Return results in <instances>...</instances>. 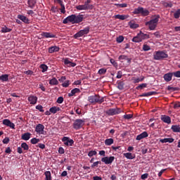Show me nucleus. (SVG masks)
I'll use <instances>...</instances> for the list:
<instances>
[{"mask_svg":"<svg viewBox=\"0 0 180 180\" xmlns=\"http://www.w3.org/2000/svg\"><path fill=\"white\" fill-rule=\"evenodd\" d=\"M1 33H9L11 32H12V29L11 28H8V27H6V25H4L1 30Z\"/></svg>","mask_w":180,"mask_h":180,"instance_id":"35","label":"nucleus"},{"mask_svg":"<svg viewBox=\"0 0 180 180\" xmlns=\"http://www.w3.org/2000/svg\"><path fill=\"white\" fill-rule=\"evenodd\" d=\"M57 103H63L64 102V98H63V96H60L58 98L57 101H56Z\"/></svg>","mask_w":180,"mask_h":180,"instance_id":"60","label":"nucleus"},{"mask_svg":"<svg viewBox=\"0 0 180 180\" xmlns=\"http://www.w3.org/2000/svg\"><path fill=\"white\" fill-rule=\"evenodd\" d=\"M110 63H111V64L115 68L118 65L117 62H116V60H115L113 58L110 59Z\"/></svg>","mask_w":180,"mask_h":180,"instance_id":"54","label":"nucleus"},{"mask_svg":"<svg viewBox=\"0 0 180 180\" xmlns=\"http://www.w3.org/2000/svg\"><path fill=\"white\" fill-rule=\"evenodd\" d=\"M173 75H174V77H176V78H180V70L174 72Z\"/></svg>","mask_w":180,"mask_h":180,"instance_id":"61","label":"nucleus"},{"mask_svg":"<svg viewBox=\"0 0 180 180\" xmlns=\"http://www.w3.org/2000/svg\"><path fill=\"white\" fill-rule=\"evenodd\" d=\"M124 157L127 158V160H134V158H136V155L131 153H124Z\"/></svg>","mask_w":180,"mask_h":180,"instance_id":"26","label":"nucleus"},{"mask_svg":"<svg viewBox=\"0 0 180 180\" xmlns=\"http://www.w3.org/2000/svg\"><path fill=\"white\" fill-rule=\"evenodd\" d=\"M81 92V90L78 88H75L73 89L70 93L68 94V96H75L76 94H79Z\"/></svg>","mask_w":180,"mask_h":180,"instance_id":"23","label":"nucleus"},{"mask_svg":"<svg viewBox=\"0 0 180 180\" xmlns=\"http://www.w3.org/2000/svg\"><path fill=\"white\" fill-rule=\"evenodd\" d=\"M163 6H165V8H172V2H163Z\"/></svg>","mask_w":180,"mask_h":180,"instance_id":"49","label":"nucleus"},{"mask_svg":"<svg viewBox=\"0 0 180 180\" xmlns=\"http://www.w3.org/2000/svg\"><path fill=\"white\" fill-rule=\"evenodd\" d=\"M36 109H37V110H39V112H44V110H43V105H38L36 106Z\"/></svg>","mask_w":180,"mask_h":180,"instance_id":"62","label":"nucleus"},{"mask_svg":"<svg viewBox=\"0 0 180 180\" xmlns=\"http://www.w3.org/2000/svg\"><path fill=\"white\" fill-rule=\"evenodd\" d=\"M142 7H138L135 8L133 11L134 15H141Z\"/></svg>","mask_w":180,"mask_h":180,"instance_id":"40","label":"nucleus"},{"mask_svg":"<svg viewBox=\"0 0 180 180\" xmlns=\"http://www.w3.org/2000/svg\"><path fill=\"white\" fill-rule=\"evenodd\" d=\"M171 129L174 133H180V125H172Z\"/></svg>","mask_w":180,"mask_h":180,"instance_id":"30","label":"nucleus"},{"mask_svg":"<svg viewBox=\"0 0 180 180\" xmlns=\"http://www.w3.org/2000/svg\"><path fill=\"white\" fill-rule=\"evenodd\" d=\"M115 6H117V8H127V4H115Z\"/></svg>","mask_w":180,"mask_h":180,"instance_id":"45","label":"nucleus"},{"mask_svg":"<svg viewBox=\"0 0 180 180\" xmlns=\"http://www.w3.org/2000/svg\"><path fill=\"white\" fill-rule=\"evenodd\" d=\"M3 124H4V126H7V127H10V129L15 130V124L8 119L3 120Z\"/></svg>","mask_w":180,"mask_h":180,"instance_id":"11","label":"nucleus"},{"mask_svg":"<svg viewBox=\"0 0 180 180\" xmlns=\"http://www.w3.org/2000/svg\"><path fill=\"white\" fill-rule=\"evenodd\" d=\"M76 9H77V11H88L84 4L77 6Z\"/></svg>","mask_w":180,"mask_h":180,"instance_id":"41","label":"nucleus"},{"mask_svg":"<svg viewBox=\"0 0 180 180\" xmlns=\"http://www.w3.org/2000/svg\"><path fill=\"white\" fill-rule=\"evenodd\" d=\"M45 180H51V172L50 171H46L44 172Z\"/></svg>","mask_w":180,"mask_h":180,"instance_id":"36","label":"nucleus"},{"mask_svg":"<svg viewBox=\"0 0 180 180\" xmlns=\"http://www.w3.org/2000/svg\"><path fill=\"white\" fill-rule=\"evenodd\" d=\"M142 81H144V77L142 78H134V84H139V82H142Z\"/></svg>","mask_w":180,"mask_h":180,"instance_id":"47","label":"nucleus"},{"mask_svg":"<svg viewBox=\"0 0 180 180\" xmlns=\"http://www.w3.org/2000/svg\"><path fill=\"white\" fill-rule=\"evenodd\" d=\"M143 51H148L151 50V48L150 47V46H148L147 44H143Z\"/></svg>","mask_w":180,"mask_h":180,"instance_id":"53","label":"nucleus"},{"mask_svg":"<svg viewBox=\"0 0 180 180\" xmlns=\"http://www.w3.org/2000/svg\"><path fill=\"white\" fill-rule=\"evenodd\" d=\"M114 18L115 19H119L120 20H125V19H127V18H129V15L117 14L114 15Z\"/></svg>","mask_w":180,"mask_h":180,"instance_id":"27","label":"nucleus"},{"mask_svg":"<svg viewBox=\"0 0 180 180\" xmlns=\"http://www.w3.org/2000/svg\"><path fill=\"white\" fill-rule=\"evenodd\" d=\"M27 4L30 9H34L36 4H37V0H28Z\"/></svg>","mask_w":180,"mask_h":180,"instance_id":"21","label":"nucleus"},{"mask_svg":"<svg viewBox=\"0 0 180 180\" xmlns=\"http://www.w3.org/2000/svg\"><path fill=\"white\" fill-rule=\"evenodd\" d=\"M180 17V8L177 9L174 13V19H179Z\"/></svg>","mask_w":180,"mask_h":180,"instance_id":"43","label":"nucleus"},{"mask_svg":"<svg viewBox=\"0 0 180 180\" xmlns=\"http://www.w3.org/2000/svg\"><path fill=\"white\" fill-rule=\"evenodd\" d=\"M0 81H1V82H6L8 81H9V75H2L0 76Z\"/></svg>","mask_w":180,"mask_h":180,"instance_id":"29","label":"nucleus"},{"mask_svg":"<svg viewBox=\"0 0 180 180\" xmlns=\"http://www.w3.org/2000/svg\"><path fill=\"white\" fill-rule=\"evenodd\" d=\"M102 162H104L106 165L112 164L115 161V156L104 157L101 158Z\"/></svg>","mask_w":180,"mask_h":180,"instance_id":"8","label":"nucleus"},{"mask_svg":"<svg viewBox=\"0 0 180 180\" xmlns=\"http://www.w3.org/2000/svg\"><path fill=\"white\" fill-rule=\"evenodd\" d=\"M39 68H41V72H46L47 71V70H49V66H47V65L46 64H41L39 66Z\"/></svg>","mask_w":180,"mask_h":180,"instance_id":"38","label":"nucleus"},{"mask_svg":"<svg viewBox=\"0 0 180 180\" xmlns=\"http://www.w3.org/2000/svg\"><path fill=\"white\" fill-rule=\"evenodd\" d=\"M18 19H20V20H22V22H23L24 23H26L27 25H29L30 23L29 18H27L26 16L23 15H18Z\"/></svg>","mask_w":180,"mask_h":180,"instance_id":"20","label":"nucleus"},{"mask_svg":"<svg viewBox=\"0 0 180 180\" xmlns=\"http://www.w3.org/2000/svg\"><path fill=\"white\" fill-rule=\"evenodd\" d=\"M69 85H70V80H66L62 84V86H63V88H68Z\"/></svg>","mask_w":180,"mask_h":180,"instance_id":"55","label":"nucleus"},{"mask_svg":"<svg viewBox=\"0 0 180 180\" xmlns=\"http://www.w3.org/2000/svg\"><path fill=\"white\" fill-rule=\"evenodd\" d=\"M41 36H42V37H45V39H54V38H56V34H54L51 32H41Z\"/></svg>","mask_w":180,"mask_h":180,"instance_id":"14","label":"nucleus"},{"mask_svg":"<svg viewBox=\"0 0 180 180\" xmlns=\"http://www.w3.org/2000/svg\"><path fill=\"white\" fill-rule=\"evenodd\" d=\"M105 113L106 115H108V116H115V115H119V113H122V110L120 108H110L105 112Z\"/></svg>","mask_w":180,"mask_h":180,"instance_id":"6","label":"nucleus"},{"mask_svg":"<svg viewBox=\"0 0 180 180\" xmlns=\"http://www.w3.org/2000/svg\"><path fill=\"white\" fill-rule=\"evenodd\" d=\"M9 141H11V139H9L8 137H6L4 139H3L4 144H8Z\"/></svg>","mask_w":180,"mask_h":180,"instance_id":"63","label":"nucleus"},{"mask_svg":"<svg viewBox=\"0 0 180 180\" xmlns=\"http://www.w3.org/2000/svg\"><path fill=\"white\" fill-rule=\"evenodd\" d=\"M128 25H129L130 29H137V27H139V24H136L134 21H130L128 23Z\"/></svg>","mask_w":180,"mask_h":180,"instance_id":"33","label":"nucleus"},{"mask_svg":"<svg viewBox=\"0 0 180 180\" xmlns=\"http://www.w3.org/2000/svg\"><path fill=\"white\" fill-rule=\"evenodd\" d=\"M118 60L121 61V63H123V60L127 61L128 64H130L131 63V58H129L128 56L126 55H121L118 57Z\"/></svg>","mask_w":180,"mask_h":180,"instance_id":"16","label":"nucleus"},{"mask_svg":"<svg viewBox=\"0 0 180 180\" xmlns=\"http://www.w3.org/2000/svg\"><path fill=\"white\" fill-rule=\"evenodd\" d=\"M84 20V15H75V18H74V22L73 25L75 23H81Z\"/></svg>","mask_w":180,"mask_h":180,"instance_id":"15","label":"nucleus"},{"mask_svg":"<svg viewBox=\"0 0 180 180\" xmlns=\"http://www.w3.org/2000/svg\"><path fill=\"white\" fill-rule=\"evenodd\" d=\"M91 4V0H87L84 2V6H86V9H92L94 8V6Z\"/></svg>","mask_w":180,"mask_h":180,"instance_id":"32","label":"nucleus"},{"mask_svg":"<svg viewBox=\"0 0 180 180\" xmlns=\"http://www.w3.org/2000/svg\"><path fill=\"white\" fill-rule=\"evenodd\" d=\"M82 36H84L81 31H79L77 33H76L75 35H74V38L75 39H78V37H82Z\"/></svg>","mask_w":180,"mask_h":180,"instance_id":"56","label":"nucleus"},{"mask_svg":"<svg viewBox=\"0 0 180 180\" xmlns=\"http://www.w3.org/2000/svg\"><path fill=\"white\" fill-rule=\"evenodd\" d=\"M28 101H30V105H36V103H37V96H30L28 97Z\"/></svg>","mask_w":180,"mask_h":180,"instance_id":"19","label":"nucleus"},{"mask_svg":"<svg viewBox=\"0 0 180 180\" xmlns=\"http://www.w3.org/2000/svg\"><path fill=\"white\" fill-rule=\"evenodd\" d=\"M58 51H60V47L58 46H52L48 48V53H49V54L58 53Z\"/></svg>","mask_w":180,"mask_h":180,"instance_id":"12","label":"nucleus"},{"mask_svg":"<svg viewBox=\"0 0 180 180\" xmlns=\"http://www.w3.org/2000/svg\"><path fill=\"white\" fill-rule=\"evenodd\" d=\"M89 27H86L84 29L80 30L82 34L84 36V34H88L89 33Z\"/></svg>","mask_w":180,"mask_h":180,"instance_id":"39","label":"nucleus"},{"mask_svg":"<svg viewBox=\"0 0 180 180\" xmlns=\"http://www.w3.org/2000/svg\"><path fill=\"white\" fill-rule=\"evenodd\" d=\"M88 101L90 103H103L105 102V97H101L98 94H94L88 97Z\"/></svg>","mask_w":180,"mask_h":180,"instance_id":"2","label":"nucleus"},{"mask_svg":"<svg viewBox=\"0 0 180 180\" xmlns=\"http://www.w3.org/2000/svg\"><path fill=\"white\" fill-rule=\"evenodd\" d=\"M62 141H63V143H64V144L67 147H68V146L72 147V146H74V140L70 139V137H68V136H64L62 139Z\"/></svg>","mask_w":180,"mask_h":180,"instance_id":"7","label":"nucleus"},{"mask_svg":"<svg viewBox=\"0 0 180 180\" xmlns=\"http://www.w3.org/2000/svg\"><path fill=\"white\" fill-rule=\"evenodd\" d=\"M174 138H165L160 139V143H174Z\"/></svg>","mask_w":180,"mask_h":180,"instance_id":"22","label":"nucleus"},{"mask_svg":"<svg viewBox=\"0 0 180 180\" xmlns=\"http://www.w3.org/2000/svg\"><path fill=\"white\" fill-rule=\"evenodd\" d=\"M31 136H32V134L29 132H26L21 136V139L22 140H25V141H27V140H30Z\"/></svg>","mask_w":180,"mask_h":180,"instance_id":"25","label":"nucleus"},{"mask_svg":"<svg viewBox=\"0 0 180 180\" xmlns=\"http://www.w3.org/2000/svg\"><path fill=\"white\" fill-rule=\"evenodd\" d=\"M75 14L68 16L63 20V25H67V23H72L74 25V19H75Z\"/></svg>","mask_w":180,"mask_h":180,"instance_id":"9","label":"nucleus"},{"mask_svg":"<svg viewBox=\"0 0 180 180\" xmlns=\"http://www.w3.org/2000/svg\"><path fill=\"white\" fill-rule=\"evenodd\" d=\"M154 60H164V58H168V54L162 51H155L153 54Z\"/></svg>","mask_w":180,"mask_h":180,"instance_id":"4","label":"nucleus"},{"mask_svg":"<svg viewBox=\"0 0 180 180\" xmlns=\"http://www.w3.org/2000/svg\"><path fill=\"white\" fill-rule=\"evenodd\" d=\"M143 88H147V84H141L136 87V89H143Z\"/></svg>","mask_w":180,"mask_h":180,"instance_id":"48","label":"nucleus"},{"mask_svg":"<svg viewBox=\"0 0 180 180\" xmlns=\"http://www.w3.org/2000/svg\"><path fill=\"white\" fill-rule=\"evenodd\" d=\"M21 148H22L25 151H27V150H29V145H27V143L25 142H23L21 143Z\"/></svg>","mask_w":180,"mask_h":180,"instance_id":"44","label":"nucleus"},{"mask_svg":"<svg viewBox=\"0 0 180 180\" xmlns=\"http://www.w3.org/2000/svg\"><path fill=\"white\" fill-rule=\"evenodd\" d=\"M159 20L160 15H155L150 21L146 22V26H148L150 30H155Z\"/></svg>","mask_w":180,"mask_h":180,"instance_id":"1","label":"nucleus"},{"mask_svg":"<svg viewBox=\"0 0 180 180\" xmlns=\"http://www.w3.org/2000/svg\"><path fill=\"white\" fill-rule=\"evenodd\" d=\"M99 164H102V162L101 161H97V162H94L92 165H91V168H95V167H98V165H99Z\"/></svg>","mask_w":180,"mask_h":180,"instance_id":"58","label":"nucleus"},{"mask_svg":"<svg viewBox=\"0 0 180 180\" xmlns=\"http://www.w3.org/2000/svg\"><path fill=\"white\" fill-rule=\"evenodd\" d=\"M141 16H148V15H150V11H148L147 8H144L142 7L141 10Z\"/></svg>","mask_w":180,"mask_h":180,"instance_id":"31","label":"nucleus"},{"mask_svg":"<svg viewBox=\"0 0 180 180\" xmlns=\"http://www.w3.org/2000/svg\"><path fill=\"white\" fill-rule=\"evenodd\" d=\"M124 119L126 120H129V119H132L133 115L132 114H126L123 116Z\"/></svg>","mask_w":180,"mask_h":180,"instance_id":"50","label":"nucleus"},{"mask_svg":"<svg viewBox=\"0 0 180 180\" xmlns=\"http://www.w3.org/2000/svg\"><path fill=\"white\" fill-rule=\"evenodd\" d=\"M49 84L50 85H58V80H57V79H56V77H53L49 81Z\"/></svg>","mask_w":180,"mask_h":180,"instance_id":"37","label":"nucleus"},{"mask_svg":"<svg viewBox=\"0 0 180 180\" xmlns=\"http://www.w3.org/2000/svg\"><path fill=\"white\" fill-rule=\"evenodd\" d=\"M84 124H85V121L84 120L77 119L73 123V129L75 130H79Z\"/></svg>","mask_w":180,"mask_h":180,"instance_id":"5","label":"nucleus"},{"mask_svg":"<svg viewBox=\"0 0 180 180\" xmlns=\"http://www.w3.org/2000/svg\"><path fill=\"white\" fill-rule=\"evenodd\" d=\"M35 131L39 134H44V125L42 124H38L36 126Z\"/></svg>","mask_w":180,"mask_h":180,"instance_id":"10","label":"nucleus"},{"mask_svg":"<svg viewBox=\"0 0 180 180\" xmlns=\"http://www.w3.org/2000/svg\"><path fill=\"white\" fill-rule=\"evenodd\" d=\"M106 71H107L106 69H105V68H101V69H100V70H98V73L100 75H103L106 74Z\"/></svg>","mask_w":180,"mask_h":180,"instance_id":"52","label":"nucleus"},{"mask_svg":"<svg viewBox=\"0 0 180 180\" xmlns=\"http://www.w3.org/2000/svg\"><path fill=\"white\" fill-rule=\"evenodd\" d=\"M58 153L59 154H64V153H65V150H64V148L60 147L58 148Z\"/></svg>","mask_w":180,"mask_h":180,"instance_id":"64","label":"nucleus"},{"mask_svg":"<svg viewBox=\"0 0 180 180\" xmlns=\"http://www.w3.org/2000/svg\"><path fill=\"white\" fill-rule=\"evenodd\" d=\"M117 88L118 89H120V91H123V89H124V82H118Z\"/></svg>","mask_w":180,"mask_h":180,"instance_id":"42","label":"nucleus"},{"mask_svg":"<svg viewBox=\"0 0 180 180\" xmlns=\"http://www.w3.org/2000/svg\"><path fill=\"white\" fill-rule=\"evenodd\" d=\"M40 142L39 139L33 138L30 140L31 144H37V143Z\"/></svg>","mask_w":180,"mask_h":180,"instance_id":"46","label":"nucleus"},{"mask_svg":"<svg viewBox=\"0 0 180 180\" xmlns=\"http://www.w3.org/2000/svg\"><path fill=\"white\" fill-rule=\"evenodd\" d=\"M160 120L163 123H167V124H171V117L165 115H162L160 116Z\"/></svg>","mask_w":180,"mask_h":180,"instance_id":"13","label":"nucleus"},{"mask_svg":"<svg viewBox=\"0 0 180 180\" xmlns=\"http://www.w3.org/2000/svg\"><path fill=\"white\" fill-rule=\"evenodd\" d=\"M122 77H123V72L121 70H119L117 73L116 78H117L118 79H120V78H122Z\"/></svg>","mask_w":180,"mask_h":180,"instance_id":"57","label":"nucleus"},{"mask_svg":"<svg viewBox=\"0 0 180 180\" xmlns=\"http://www.w3.org/2000/svg\"><path fill=\"white\" fill-rule=\"evenodd\" d=\"M147 39H150V35L148 34H144L141 31L132 39V41H134V43H141L143 40H147Z\"/></svg>","mask_w":180,"mask_h":180,"instance_id":"3","label":"nucleus"},{"mask_svg":"<svg viewBox=\"0 0 180 180\" xmlns=\"http://www.w3.org/2000/svg\"><path fill=\"white\" fill-rule=\"evenodd\" d=\"M113 143H115V141L112 138L107 139L105 140V146H112V144H113Z\"/></svg>","mask_w":180,"mask_h":180,"instance_id":"34","label":"nucleus"},{"mask_svg":"<svg viewBox=\"0 0 180 180\" xmlns=\"http://www.w3.org/2000/svg\"><path fill=\"white\" fill-rule=\"evenodd\" d=\"M124 40V37L123 36H119L117 37V43H122Z\"/></svg>","mask_w":180,"mask_h":180,"instance_id":"59","label":"nucleus"},{"mask_svg":"<svg viewBox=\"0 0 180 180\" xmlns=\"http://www.w3.org/2000/svg\"><path fill=\"white\" fill-rule=\"evenodd\" d=\"M172 77H174V73L173 72H169L165 74L163 78L166 82H169V81L172 80Z\"/></svg>","mask_w":180,"mask_h":180,"instance_id":"17","label":"nucleus"},{"mask_svg":"<svg viewBox=\"0 0 180 180\" xmlns=\"http://www.w3.org/2000/svg\"><path fill=\"white\" fill-rule=\"evenodd\" d=\"M147 137H148V133H147V131H143L136 136V140L140 141V140H143V139H146Z\"/></svg>","mask_w":180,"mask_h":180,"instance_id":"18","label":"nucleus"},{"mask_svg":"<svg viewBox=\"0 0 180 180\" xmlns=\"http://www.w3.org/2000/svg\"><path fill=\"white\" fill-rule=\"evenodd\" d=\"M60 110H61V108L57 106H53L50 108L51 113H53V115H56V113H57V112H60Z\"/></svg>","mask_w":180,"mask_h":180,"instance_id":"28","label":"nucleus"},{"mask_svg":"<svg viewBox=\"0 0 180 180\" xmlns=\"http://www.w3.org/2000/svg\"><path fill=\"white\" fill-rule=\"evenodd\" d=\"M98 154V153L96 152V150H91L89 152L88 155L89 157H94V155H96Z\"/></svg>","mask_w":180,"mask_h":180,"instance_id":"51","label":"nucleus"},{"mask_svg":"<svg viewBox=\"0 0 180 180\" xmlns=\"http://www.w3.org/2000/svg\"><path fill=\"white\" fill-rule=\"evenodd\" d=\"M152 95H157V91H150L148 93H143L139 95V97L143 98V97H147V96H152Z\"/></svg>","mask_w":180,"mask_h":180,"instance_id":"24","label":"nucleus"}]
</instances>
